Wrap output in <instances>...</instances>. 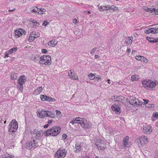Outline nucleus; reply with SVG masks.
Listing matches in <instances>:
<instances>
[{
    "mask_svg": "<svg viewBox=\"0 0 158 158\" xmlns=\"http://www.w3.org/2000/svg\"><path fill=\"white\" fill-rule=\"evenodd\" d=\"M40 64L46 65H49L52 63L51 57L49 55H44L39 58Z\"/></svg>",
    "mask_w": 158,
    "mask_h": 158,
    "instance_id": "1",
    "label": "nucleus"
},
{
    "mask_svg": "<svg viewBox=\"0 0 158 158\" xmlns=\"http://www.w3.org/2000/svg\"><path fill=\"white\" fill-rule=\"evenodd\" d=\"M142 84L144 87L147 89H151L156 86V82L152 80L143 81Z\"/></svg>",
    "mask_w": 158,
    "mask_h": 158,
    "instance_id": "2",
    "label": "nucleus"
},
{
    "mask_svg": "<svg viewBox=\"0 0 158 158\" xmlns=\"http://www.w3.org/2000/svg\"><path fill=\"white\" fill-rule=\"evenodd\" d=\"M123 97L122 96H117L116 95H114L112 96L111 99L115 102L114 105L111 106V109H121L120 105L119 104V102L120 100H122L123 99Z\"/></svg>",
    "mask_w": 158,
    "mask_h": 158,
    "instance_id": "3",
    "label": "nucleus"
},
{
    "mask_svg": "<svg viewBox=\"0 0 158 158\" xmlns=\"http://www.w3.org/2000/svg\"><path fill=\"white\" fill-rule=\"evenodd\" d=\"M9 127V131L13 133L15 132L18 128V125L17 122L15 119H13L10 123Z\"/></svg>",
    "mask_w": 158,
    "mask_h": 158,
    "instance_id": "4",
    "label": "nucleus"
},
{
    "mask_svg": "<svg viewBox=\"0 0 158 158\" xmlns=\"http://www.w3.org/2000/svg\"><path fill=\"white\" fill-rule=\"evenodd\" d=\"M26 81V77L24 75H21L18 79V86L19 88V90L21 92H22L23 87V85L24 84Z\"/></svg>",
    "mask_w": 158,
    "mask_h": 158,
    "instance_id": "5",
    "label": "nucleus"
},
{
    "mask_svg": "<svg viewBox=\"0 0 158 158\" xmlns=\"http://www.w3.org/2000/svg\"><path fill=\"white\" fill-rule=\"evenodd\" d=\"M34 140H32V142L27 141L24 145L26 148L30 150L31 148L34 149L38 146L37 143L35 142Z\"/></svg>",
    "mask_w": 158,
    "mask_h": 158,
    "instance_id": "6",
    "label": "nucleus"
},
{
    "mask_svg": "<svg viewBox=\"0 0 158 158\" xmlns=\"http://www.w3.org/2000/svg\"><path fill=\"white\" fill-rule=\"evenodd\" d=\"M66 152L65 149H59L56 153L55 158H63L66 155Z\"/></svg>",
    "mask_w": 158,
    "mask_h": 158,
    "instance_id": "7",
    "label": "nucleus"
},
{
    "mask_svg": "<svg viewBox=\"0 0 158 158\" xmlns=\"http://www.w3.org/2000/svg\"><path fill=\"white\" fill-rule=\"evenodd\" d=\"M138 141L139 143L138 145L139 147L143 146L144 144L148 143V139L146 136L143 135L140 136Z\"/></svg>",
    "mask_w": 158,
    "mask_h": 158,
    "instance_id": "8",
    "label": "nucleus"
},
{
    "mask_svg": "<svg viewBox=\"0 0 158 158\" xmlns=\"http://www.w3.org/2000/svg\"><path fill=\"white\" fill-rule=\"evenodd\" d=\"M143 132L146 134H150L152 131V129L151 126L146 124L143 125Z\"/></svg>",
    "mask_w": 158,
    "mask_h": 158,
    "instance_id": "9",
    "label": "nucleus"
},
{
    "mask_svg": "<svg viewBox=\"0 0 158 158\" xmlns=\"http://www.w3.org/2000/svg\"><path fill=\"white\" fill-rule=\"evenodd\" d=\"M50 129V131L52 133V136H56L60 133L61 128L60 127H55L51 128Z\"/></svg>",
    "mask_w": 158,
    "mask_h": 158,
    "instance_id": "10",
    "label": "nucleus"
},
{
    "mask_svg": "<svg viewBox=\"0 0 158 158\" xmlns=\"http://www.w3.org/2000/svg\"><path fill=\"white\" fill-rule=\"evenodd\" d=\"M81 122L80 123V124L82 127L86 128H89L91 126L87 122L85 118H81Z\"/></svg>",
    "mask_w": 158,
    "mask_h": 158,
    "instance_id": "11",
    "label": "nucleus"
},
{
    "mask_svg": "<svg viewBox=\"0 0 158 158\" xmlns=\"http://www.w3.org/2000/svg\"><path fill=\"white\" fill-rule=\"evenodd\" d=\"M40 98L42 101H47L50 102L53 101L55 99L52 97L47 96L44 95H41L40 96Z\"/></svg>",
    "mask_w": 158,
    "mask_h": 158,
    "instance_id": "12",
    "label": "nucleus"
},
{
    "mask_svg": "<svg viewBox=\"0 0 158 158\" xmlns=\"http://www.w3.org/2000/svg\"><path fill=\"white\" fill-rule=\"evenodd\" d=\"M26 33L22 29H19L18 30H16L15 31V35L16 38L20 37L23 34H25Z\"/></svg>",
    "mask_w": 158,
    "mask_h": 158,
    "instance_id": "13",
    "label": "nucleus"
},
{
    "mask_svg": "<svg viewBox=\"0 0 158 158\" xmlns=\"http://www.w3.org/2000/svg\"><path fill=\"white\" fill-rule=\"evenodd\" d=\"M144 10L150 13H154L155 14L158 15V9H156L154 8H148V7H145Z\"/></svg>",
    "mask_w": 158,
    "mask_h": 158,
    "instance_id": "14",
    "label": "nucleus"
},
{
    "mask_svg": "<svg viewBox=\"0 0 158 158\" xmlns=\"http://www.w3.org/2000/svg\"><path fill=\"white\" fill-rule=\"evenodd\" d=\"M46 112V110L44 109H42L41 111L38 110L37 112V115L38 117L40 118H43L45 117V113Z\"/></svg>",
    "mask_w": 158,
    "mask_h": 158,
    "instance_id": "15",
    "label": "nucleus"
},
{
    "mask_svg": "<svg viewBox=\"0 0 158 158\" xmlns=\"http://www.w3.org/2000/svg\"><path fill=\"white\" fill-rule=\"evenodd\" d=\"M80 117H78L76 118H73V119L70 121V123L73 124L74 123L80 124L81 119Z\"/></svg>",
    "mask_w": 158,
    "mask_h": 158,
    "instance_id": "16",
    "label": "nucleus"
},
{
    "mask_svg": "<svg viewBox=\"0 0 158 158\" xmlns=\"http://www.w3.org/2000/svg\"><path fill=\"white\" fill-rule=\"evenodd\" d=\"M135 59L138 60H140L144 62L145 63H147L148 62V60L147 59L144 57L141 56H135Z\"/></svg>",
    "mask_w": 158,
    "mask_h": 158,
    "instance_id": "17",
    "label": "nucleus"
},
{
    "mask_svg": "<svg viewBox=\"0 0 158 158\" xmlns=\"http://www.w3.org/2000/svg\"><path fill=\"white\" fill-rule=\"evenodd\" d=\"M130 101H129V103L131 105L134 106L137 105V99L136 98L134 97H131L130 98Z\"/></svg>",
    "mask_w": 158,
    "mask_h": 158,
    "instance_id": "18",
    "label": "nucleus"
},
{
    "mask_svg": "<svg viewBox=\"0 0 158 158\" xmlns=\"http://www.w3.org/2000/svg\"><path fill=\"white\" fill-rule=\"evenodd\" d=\"M32 134L33 136L35 137L37 139H38L40 136V132L37 130L35 129Z\"/></svg>",
    "mask_w": 158,
    "mask_h": 158,
    "instance_id": "19",
    "label": "nucleus"
},
{
    "mask_svg": "<svg viewBox=\"0 0 158 158\" xmlns=\"http://www.w3.org/2000/svg\"><path fill=\"white\" fill-rule=\"evenodd\" d=\"M70 73H68V75H69L70 78L72 79H74L75 80H78V78L77 75H75L74 73H73L72 72L71 70L70 71Z\"/></svg>",
    "mask_w": 158,
    "mask_h": 158,
    "instance_id": "20",
    "label": "nucleus"
},
{
    "mask_svg": "<svg viewBox=\"0 0 158 158\" xmlns=\"http://www.w3.org/2000/svg\"><path fill=\"white\" fill-rule=\"evenodd\" d=\"M57 42L55 40H52L48 43V45L52 46V47H54L57 44Z\"/></svg>",
    "mask_w": 158,
    "mask_h": 158,
    "instance_id": "21",
    "label": "nucleus"
},
{
    "mask_svg": "<svg viewBox=\"0 0 158 158\" xmlns=\"http://www.w3.org/2000/svg\"><path fill=\"white\" fill-rule=\"evenodd\" d=\"M45 117H49L51 118H53L54 115L52 114V112L48 111L46 110V112L45 113Z\"/></svg>",
    "mask_w": 158,
    "mask_h": 158,
    "instance_id": "22",
    "label": "nucleus"
},
{
    "mask_svg": "<svg viewBox=\"0 0 158 158\" xmlns=\"http://www.w3.org/2000/svg\"><path fill=\"white\" fill-rule=\"evenodd\" d=\"M98 9L100 11H102L104 10H108V5L103 6H98Z\"/></svg>",
    "mask_w": 158,
    "mask_h": 158,
    "instance_id": "23",
    "label": "nucleus"
},
{
    "mask_svg": "<svg viewBox=\"0 0 158 158\" xmlns=\"http://www.w3.org/2000/svg\"><path fill=\"white\" fill-rule=\"evenodd\" d=\"M129 138V137L128 136H126L124 138L123 140V144L124 147H126L127 145L128 142Z\"/></svg>",
    "mask_w": 158,
    "mask_h": 158,
    "instance_id": "24",
    "label": "nucleus"
},
{
    "mask_svg": "<svg viewBox=\"0 0 158 158\" xmlns=\"http://www.w3.org/2000/svg\"><path fill=\"white\" fill-rule=\"evenodd\" d=\"M45 11V10L43 8H38L37 13L41 15L43 14Z\"/></svg>",
    "mask_w": 158,
    "mask_h": 158,
    "instance_id": "25",
    "label": "nucleus"
},
{
    "mask_svg": "<svg viewBox=\"0 0 158 158\" xmlns=\"http://www.w3.org/2000/svg\"><path fill=\"white\" fill-rule=\"evenodd\" d=\"M40 35V34L39 33H37L36 36H30L28 40L30 42H32L34 40L35 38L39 37Z\"/></svg>",
    "mask_w": 158,
    "mask_h": 158,
    "instance_id": "26",
    "label": "nucleus"
},
{
    "mask_svg": "<svg viewBox=\"0 0 158 158\" xmlns=\"http://www.w3.org/2000/svg\"><path fill=\"white\" fill-rule=\"evenodd\" d=\"M108 10H112L114 11L118 10V8L117 7H116L112 5L110 6L108 5Z\"/></svg>",
    "mask_w": 158,
    "mask_h": 158,
    "instance_id": "27",
    "label": "nucleus"
},
{
    "mask_svg": "<svg viewBox=\"0 0 158 158\" xmlns=\"http://www.w3.org/2000/svg\"><path fill=\"white\" fill-rule=\"evenodd\" d=\"M17 48H14L8 51H7L8 52V53H10V54H12L14 52H15V51L17 50Z\"/></svg>",
    "mask_w": 158,
    "mask_h": 158,
    "instance_id": "28",
    "label": "nucleus"
},
{
    "mask_svg": "<svg viewBox=\"0 0 158 158\" xmlns=\"http://www.w3.org/2000/svg\"><path fill=\"white\" fill-rule=\"evenodd\" d=\"M151 32L152 33H158V28H150Z\"/></svg>",
    "mask_w": 158,
    "mask_h": 158,
    "instance_id": "29",
    "label": "nucleus"
},
{
    "mask_svg": "<svg viewBox=\"0 0 158 158\" xmlns=\"http://www.w3.org/2000/svg\"><path fill=\"white\" fill-rule=\"evenodd\" d=\"M75 148L76 149V151H80L81 150V147L80 144L78 143H76L75 144Z\"/></svg>",
    "mask_w": 158,
    "mask_h": 158,
    "instance_id": "30",
    "label": "nucleus"
},
{
    "mask_svg": "<svg viewBox=\"0 0 158 158\" xmlns=\"http://www.w3.org/2000/svg\"><path fill=\"white\" fill-rule=\"evenodd\" d=\"M37 10L38 7L36 6L33 7L32 8H31L30 10L31 12H34L36 13H37Z\"/></svg>",
    "mask_w": 158,
    "mask_h": 158,
    "instance_id": "31",
    "label": "nucleus"
},
{
    "mask_svg": "<svg viewBox=\"0 0 158 158\" xmlns=\"http://www.w3.org/2000/svg\"><path fill=\"white\" fill-rule=\"evenodd\" d=\"M138 78V76L136 75H133L131 77V80L132 81H137Z\"/></svg>",
    "mask_w": 158,
    "mask_h": 158,
    "instance_id": "32",
    "label": "nucleus"
},
{
    "mask_svg": "<svg viewBox=\"0 0 158 158\" xmlns=\"http://www.w3.org/2000/svg\"><path fill=\"white\" fill-rule=\"evenodd\" d=\"M50 129L47 131L45 133H44L45 135L46 136H48L50 135H52V132L50 131Z\"/></svg>",
    "mask_w": 158,
    "mask_h": 158,
    "instance_id": "33",
    "label": "nucleus"
},
{
    "mask_svg": "<svg viewBox=\"0 0 158 158\" xmlns=\"http://www.w3.org/2000/svg\"><path fill=\"white\" fill-rule=\"evenodd\" d=\"M42 89L43 88L42 86H40L38 87L37 88V89L35 90V92L39 94L42 91Z\"/></svg>",
    "mask_w": 158,
    "mask_h": 158,
    "instance_id": "34",
    "label": "nucleus"
},
{
    "mask_svg": "<svg viewBox=\"0 0 158 158\" xmlns=\"http://www.w3.org/2000/svg\"><path fill=\"white\" fill-rule=\"evenodd\" d=\"M88 77L89 79L92 80L95 79V76L94 74L91 73L88 75Z\"/></svg>",
    "mask_w": 158,
    "mask_h": 158,
    "instance_id": "35",
    "label": "nucleus"
},
{
    "mask_svg": "<svg viewBox=\"0 0 158 158\" xmlns=\"http://www.w3.org/2000/svg\"><path fill=\"white\" fill-rule=\"evenodd\" d=\"M114 113L117 114H119L121 112V109H112Z\"/></svg>",
    "mask_w": 158,
    "mask_h": 158,
    "instance_id": "36",
    "label": "nucleus"
},
{
    "mask_svg": "<svg viewBox=\"0 0 158 158\" xmlns=\"http://www.w3.org/2000/svg\"><path fill=\"white\" fill-rule=\"evenodd\" d=\"M32 60H34L35 61L37 62V61L39 60V56L38 55H36L35 56H34V57H32Z\"/></svg>",
    "mask_w": 158,
    "mask_h": 158,
    "instance_id": "37",
    "label": "nucleus"
},
{
    "mask_svg": "<svg viewBox=\"0 0 158 158\" xmlns=\"http://www.w3.org/2000/svg\"><path fill=\"white\" fill-rule=\"evenodd\" d=\"M146 107H147L149 108H153L155 107V105L154 104H149L146 105Z\"/></svg>",
    "mask_w": 158,
    "mask_h": 158,
    "instance_id": "38",
    "label": "nucleus"
},
{
    "mask_svg": "<svg viewBox=\"0 0 158 158\" xmlns=\"http://www.w3.org/2000/svg\"><path fill=\"white\" fill-rule=\"evenodd\" d=\"M137 104L136 105L137 106H140V105H141L143 103V102L142 101H140L138 99H137Z\"/></svg>",
    "mask_w": 158,
    "mask_h": 158,
    "instance_id": "39",
    "label": "nucleus"
},
{
    "mask_svg": "<svg viewBox=\"0 0 158 158\" xmlns=\"http://www.w3.org/2000/svg\"><path fill=\"white\" fill-rule=\"evenodd\" d=\"M96 146L98 150H103L104 149V148L103 146H98L97 144L96 145Z\"/></svg>",
    "mask_w": 158,
    "mask_h": 158,
    "instance_id": "40",
    "label": "nucleus"
},
{
    "mask_svg": "<svg viewBox=\"0 0 158 158\" xmlns=\"http://www.w3.org/2000/svg\"><path fill=\"white\" fill-rule=\"evenodd\" d=\"M150 42L151 43H157L158 44V38L155 39L154 40H150Z\"/></svg>",
    "mask_w": 158,
    "mask_h": 158,
    "instance_id": "41",
    "label": "nucleus"
},
{
    "mask_svg": "<svg viewBox=\"0 0 158 158\" xmlns=\"http://www.w3.org/2000/svg\"><path fill=\"white\" fill-rule=\"evenodd\" d=\"M144 32H145V33L146 34H149L150 33H151V28H149L148 30L146 29V30H145Z\"/></svg>",
    "mask_w": 158,
    "mask_h": 158,
    "instance_id": "42",
    "label": "nucleus"
},
{
    "mask_svg": "<svg viewBox=\"0 0 158 158\" xmlns=\"http://www.w3.org/2000/svg\"><path fill=\"white\" fill-rule=\"evenodd\" d=\"M143 100L144 101L143 102V104L145 105L148 104L149 101V100L145 99H143Z\"/></svg>",
    "mask_w": 158,
    "mask_h": 158,
    "instance_id": "43",
    "label": "nucleus"
},
{
    "mask_svg": "<svg viewBox=\"0 0 158 158\" xmlns=\"http://www.w3.org/2000/svg\"><path fill=\"white\" fill-rule=\"evenodd\" d=\"M153 116L155 118H158V113L157 112H154L153 114Z\"/></svg>",
    "mask_w": 158,
    "mask_h": 158,
    "instance_id": "44",
    "label": "nucleus"
},
{
    "mask_svg": "<svg viewBox=\"0 0 158 158\" xmlns=\"http://www.w3.org/2000/svg\"><path fill=\"white\" fill-rule=\"evenodd\" d=\"M48 24L49 23H48L47 21L45 20L42 25L46 27Z\"/></svg>",
    "mask_w": 158,
    "mask_h": 158,
    "instance_id": "45",
    "label": "nucleus"
},
{
    "mask_svg": "<svg viewBox=\"0 0 158 158\" xmlns=\"http://www.w3.org/2000/svg\"><path fill=\"white\" fill-rule=\"evenodd\" d=\"M30 21L31 22H32L33 23H35L36 24H37L38 23V22H37L36 20H34L33 19H30Z\"/></svg>",
    "mask_w": 158,
    "mask_h": 158,
    "instance_id": "46",
    "label": "nucleus"
},
{
    "mask_svg": "<svg viewBox=\"0 0 158 158\" xmlns=\"http://www.w3.org/2000/svg\"><path fill=\"white\" fill-rule=\"evenodd\" d=\"M5 55L4 56V57L5 58V57H9V55L10 54L9 53H8V52L7 51H6V52H5Z\"/></svg>",
    "mask_w": 158,
    "mask_h": 158,
    "instance_id": "47",
    "label": "nucleus"
},
{
    "mask_svg": "<svg viewBox=\"0 0 158 158\" xmlns=\"http://www.w3.org/2000/svg\"><path fill=\"white\" fill-rule=\"evenodd\" d=\"M96 48H93L92 49V51H91L90 53L93 54V53H94L96 51Z\"/></svg>",
    "mask_w": 158,
    "mask_h": 158,
    "instance_id": "48",
    "label": "nucleus"
},
{
    "mask_svg": "<svg viewBox=\"0 0 158 158\" xmlns=\"http://www.w3.org/2000/svg\"><path fill=\"white\" fill-rule=\"evenodd\" d=\"M67 137V135L65 134H64L62 135V138L64 139H65Z\"/></svg>",
    "mask_w": 158,
    "mask_h": 158,
    "instance_id": "49",
    "label": "nucleus"
},
{
    "mask_svg": "<svg viewBox=\"0 0 158 158\" xmlns=\"http://www.w3.org/2000/svg\"><path fill=\"white\" fill-rule=\"evenodd\" d=\"M10 78L14 80L15 79L16 77H15V75H11L10 76Z\"/></svg>",
    "mask_w": 158,
    "mask_h": 158,
    "instance_id": "50",
    "label": "nucleus"
},
{
    "mask_svg": "<svg viewBox=\"0 0 158 158\" xmlns=\"http://www.w3.org/2000/svg\"><path fill=\"white\" fill-rule=\"evenodd\" d=\"M98 77H96V78L95 77V79L96 80V81H98L99 79H101V78H100L99 77L98 78V77H99V76L97 75Z\"/></svg>",
    "mask_w": 158,
    "mask_h": 158,
    "instance_id": "51",
    "label": "nucleus"
},
{
    "mask_svg": "<svg viewBox=\"0 0 158 158\" xmlns=\"http://www.w3.org/2000/svg\"><path fill=\"white\" fill-rule=\"evenodd\" d=\"M35 31H33L30 34V36H35Z\"/></svg>",
    "mask_w": 158,
    "mask_h": 158,
    "instance_id": "52",
    "label": "nucleus"
},
{
    "mask_svg": "<svg viewBox=\"0 0 158 158\" xmlns=\"http://www.w3.org/2000/svg\"><path fill=\"white\" fill-rule=\"evenodd\" d=\"M56 112L57 115H58L59 116L60 115V114H61L60 112L58 110H56Z\"/></svg>",
    "mask_w": 158,
    "mask_h": 158,
    "instance_id": "53",
    "label": "nucleus"
},
{
    "mask_svg": "<svg viewBox=\"0 0 158 158\" xmlns=\"http://www.w3.org/2000/svg\"><path fill=\"white\" fill-rule=\"evenodd\" d=\"M42 52L43 53H46L47 52V50L46 49H43L42 50Z\"/></svg>",
    "mask_w": 158,
    "mask_h": 158,
    "instance_id": "54",
    "label": "nucleus"
},
{
    "mask_svg": "<svg viewBox=\"0 0 158 158\" xmlns=\"http://www.w3.org/2000/svg\"><path fill=\"white\" fill-rule=\"evenodd\" d=\"M129 40L131 42V43H132V42L133 40V38L132 37H129Z\"/></svg>",
    "mask_w": 158,
    "mask_h": 158,
    "instance_id": "55",
    "label": "nucleus"
},
{
    "mask_svg": "<svg viewBox=\"0 0 158 158\" xmlns=\"http://www.w3.org/2000/svg\"><path fill=\"white\" fill-rule=\"evenodd\" d=\"M73 20L74 21L73 23H74L75 24L77 23V20L76 19H73Z\"/></svg>",
    "mask_w": 158,
    "mask_h": 158,
    "instance_id": "56",
    "label": "nucleus"
},
{
    "mask_svg": "<svg viewBox=\"0 0 158 158\" xmlns=\"http://www.w3.org/2000/svg\"><path fill=\"white\" fill-rule=\"evenodd\" d=\"M146 39L148 41H150V40L151 39H153V38H151L150 37H147L146 38Z\"/></svg>",
    "mask_w": 158,
    "mask_h": 158,
    "instance_id": "57",
    "label": "nucleus"
},
{
    "mask_svg": "<svg viewBox=\"0 0 158 158\" xmlns=\"http://www.w3.org/2000/svg\"><path fill=\"white\" fill-rule=\"evenodd\" d=\"M131 51V49L130 48H128L127 50V52L128 53H130Z\"/></svg>",
    "mask_w": 158,
    "mask_h": 158,
    "instance_id": "58",
    "label": "nucleus"
},
{
    "mask_svg": "<svg viewBox=\"0 0 158 158\" xmlns=\"http://www.w3.org/2000/svg\"><path fill=\"white\" fill-rule=\"evenodd\" d=\"M15 10V9L14 8V9H12V10H8V11L9 12H12V11H14Z\"/></svg>",
    "mask_w": 158,
    "mask_h": 158,
    "instance_id": "59",
    "label": "nucleus"
},
{
    "mask_svg": "<svg viewBox=\"0 0 158 158\" xmlns=\"http://www.w3.org/2000/svg\"><path fill=\"white\" fill-rule=\"evenodd\" d=\"M48 125H49L48 124H46V125H45L44 126V128H47L48 127Z\"/></svg>",
    "mask_w": 158,
    "mask_h": 158,
    "instance_id": "60",
    "label": "nucleus"
},
{
    "mask_svg": "<svg viewBox=\"0 0 158 158\" xmlns=\"http://www.w3.org/2000/svg\"><path fill=\"white\" fill-rule=\"evenodd\" d=\"M52 120H48V124L49 125L50 123H51L52 122Z\"/></svg>",
    "mask_w": 158,
    "mask_h": 158,
    "instance_id": "61",
    "label": "nucleus"
},
{
    "mask_svg": "<svg viewBox=\"0 0 158 158\" xmlns=\"http://www.w3.org/2000/svg\"><path fill=\"white\" fill-rule=\"evenodd\" d=\"M134 36L135 37H136V38L138 36V35L136 33L134 34Z\"/></svg>",
    "mask_w": 158,
    "mask_h": 158,
    "instance_id": "62",
    "label": "nucleus"
},
{
    "mask_svg": "<svg viewBox=\"0 0 158 158\" xmlns=\"http://www.w3.org/2000/svg\"><path fill=\"white\" fill-rule=\"evenodd\" d=\"M81 158H90L89 157L85 156H83Z\"/></svg>",
    "mask_w": 158,
    "mask_h": 158,
    "instance_id": "63",
    "label": "nucleus"
},
{
    "mask_svg": "<svg viewBox=\"0 0 158 158\" xmlns=\"http://www.w3.org/2000/svg\"><path fill=\"white\" fill-rule=\"evenodd\" d=\"M94 57L95 58H98L99 56H98V55H95Z\"/></svg>",
    "mask_w": 158,
    "mask_h": 158,
    "instance_id": "64",
    "label": "nucleus"
}]
</instances>
